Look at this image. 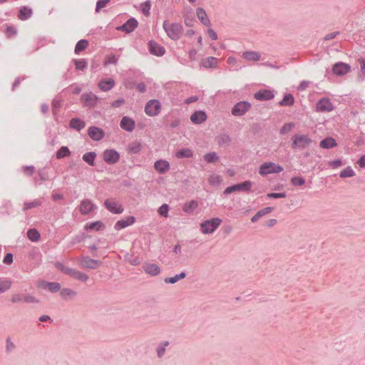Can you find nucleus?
Returning <instances> with one entry per match:
<instances>
[{
    "label": "nucleus",
    "mask_w": 365,
    "mask_h": 365,
    "mask_svg": "<svg viewBox=\"0 0 365 365\" xmlns=\"http://www.w3.org/2000/svg\"><path fill=\"white\" fill-rule=\"evenodd\" d=\"M55 266L58 270L76 280L86 282L88 279V276L86 274L74 269L66 267L60 262L56 263Z\"/></svg>",
    "instance_id": "f257e3e1"
},
{
    "label": "nucleus",
    "mask_w": 365,
    "mask_h": 365,
    "mask_svg": "<svg viewBox=\"0 0 365 365\" xmlns=\"http://www.w3.org/2000/svg\"><path fill=\"white\" fill-rule=\"evenodd\" d=\"M163 29L167 33L168 36L173 39L178 40L179 39L181 32H182V26L178 23L169 24L167 21L163 22Z\"/></svg>",
    "instance_id": "f03ea898"
},
{
    "label": "nucleus",
    "mask_w": 365,
    "mask_h": 365,
    "mask_svg": "<svg viewBox=\"0 0 365 365\" xmlns=\"http://www.w3.org/2000/svg\"><path fill=\"white\" fill-rule=\"evenodd\" d=\"M222 223V220L219 217H215L205 220L200 224V230L203 234H210L214 232Z\"/></svg>",
    "instance_id": "7ed1b4c3"
},
{
    "label": "nucleus",
    "mask_w": 365,
    "mask_h": 365,
    "mask_svg": "<svg viewBox=\"0 0 365 365\" xmlns=\"http://www.w3.org/2000/svg\"><path fill=\"white\" fill-rule=\"evenodd\" d=\"M283 170V168L274 163L266 162L262 164L259 169V173L261 175H267L268 174L279 173Z\"/></svg>",
    "instance_id": "20e7f679"
},
{
    "label": "nucleus",
    "mask_w": 365,
    "mask_h": 365,
    "mask_svg": "<svg viewBox=\"0 0 365 365\" xmlns=\"http://www.w3.org/2000/svg\"><path fill=\"white\" fill-rule=\"evenodd\" d=\"M294 148L304 149L312 143V140L304 135H295L292 138Z\"/></svg>",
    "instance_id": "39448f33"
},
{
    "label": "nucleus",
    "mask_w": 365,
    "mask_h": 365,
    "mask_svg": "<svg viewBox=\"0 0 365 365\" xmlns=\"http://www.w3.org/2000/svg\"><path fill=\"white\" fill-rule=\"evenodd\" d=\"M161 104L159 101L153 99L149 101L145 106V113L148 116H155L159 114Z\"/></svg>",
    "instance_id": "423d86ee"
},
{
    "label": "nucleus",
    "mask_w": 365,
    "mask_h": 365,
    "mask_svg": "<svg viewBox=\"0 0 365 365\" xmlns=\"http://www.w3.org/2000/svg\"><path fill=\"white\" fill-rule=\"evenodd\" d=\"M103 159L108 164L112 165L118 162L120 155L113 149H107L103 153Z\"/></svg>",
    "instance_id": "0eeeda50"
},
{
    "label": "nucleus",
    "mask_w": 365,
    "mask_h": 365,
    "mask_svg": "<svg viewBox=\"0 0 365 365\" xmlns=\"http://www.w3.org/2000/svg\"><path fill=\"white\" fill-rule=\"evenodd\" d=\"M78 264L83 269H94L98 268L101 264V262L98 260L85 257L78 260Z\"/></svg>",
    "instance_id": "6e6552de"
},
{
    "label": "nucleus",
    "mask_w": 365,
    "mask_h": 365,
    "mask_svg": "<svg viewBox=\"0 0 365 365\" xmlns=\"http://www.w3.org/2000/svg\"><path fill=\"white\" fill-rule=\"evenodd\" d=\"M252 187V182L250 181H245L230 187H227L224 192L225 194H230L233 192L237 191H248Z\"/></svg>",
    "instance_id": "1a4fd4ad"
},
{
    "label": "nucleus",
    "mask_w": 365,
    "mask_h": 365,
    "mask_svg": "<svg viewBox=\"0 0 365 365\" xmlns=\"http://www.w3.org/2000/svg\"><path fill=\"white\" fill-rule=\"evenodd\" d=\"M250 103L246 101L239 102L232 109V114L235 116L243 115L250 108Z\"/></svg>",
    "instance_id": "9d476101"
},
{
    "label": "nucleus",
    "mask_w": 365,
    "mask_h": 365,
    "mask_svg": "<svg viewBox=\"0 0 365 365\" xmlns=\"http://www.w3.org/2000/svg\"><path fill=\"white\" fill-rule=\"evenodd\" d=\"M154 169L158 174L163 175L170 170V164L166 160L160 159L154 163Z\"/></svg>",
    "instance_id": "9b49d317"
},
{
    "label": "nucleus",
    "mask_w": 365,
    "mask_h": 365,
    "mask_svg": "<svg viewBox=\"0 0 365 365\" xmlns=\"http://www.w3.org/2000/svg\"><path fill=\"white\" fill-rule=\"evenodd\" d=\"M351 70L349 65L340 62L333 66L332 71L336 76H344L349 73Z\"/></svg>",
    "instance_id": "f8f14e48"
},
{
    "label": "nucleus",
    "mask_w": 365,
    "mask_h": 365,
    "mask_svg": "<svg viewBox=\"0 0 365 365\" xmlns=\"http://www.w3.org/2000/svg\"><path fill=\"white\" fill-rule=\"evenodd\" d=\"M334 106L328 98L321 99L317 104L316 109L319 112H330Z\"/></svg>",
    "instance_id": "ddd939ff"
},
{
    "label": "nucleus",
    "mask_w": 365,
    "mask_h": 365,
    "mask_svg": "<svg viewBox=\"0 0 365 365\" xmlns=\"http://www.w3.org/2000/svg\"><path fill=\"white\" fill-rule=\"evenodd\" d=\"M104 204L106 208L113 213L120 214L123 211V207L115 200H106Z\"/></svg>",
    "instance_id": "4468645a"
},
{
    "label": "nucleus",
    "mask_w": 365,
    "mask_h": 365,
    "mask_svg": "<svg viewBox=\"0 0 365 365\" xmlns=\"http://www.w3.org/2000/svg\"><path fill=\"white\" fill-rule=\"evenodd\" d=\"M148 49L150 53L158 56H163L165 52L164 47L154 41H150L148 43Z\"/></svg>",
    "instance_id": "2eb2a0df"
},
{
    "label": "nucleus",
    "mask_w": 365,
    "mask_h": 365,
    "mask_svg": "<svg viewBox=\"0 0 365 365\" xmlns=\"http://www.w3.org/2000/svg\"><path fill=\"white\" fill-rule=\"evenodd\" d=\"M120 126L123 130L128 132H131L135 128V122L132 118L128 116H124L120 120Z\"/></svg>",
    "instance_id": "dca6fc26"
},
{
    "label": "nucleus",
    "mask_w": 365,
    "mask_h": 365,
    "mask_svg": "<svg viewBox=\"0 0 365 365\" xmlns=\"http://www.w3.org/2000/svg\"><path fill=\"white\" fill-rule=\"evenodd\" d=\"M135 222V218L133 216H128L124 219H122L120 220H118L115 224V229L116 230H120L121 229H123L128 226H130L133 225Z\"/></svg>",
    "instance_id": "f3484780"
},
{
    "label": "nucleus",
    "mask_w": 365,
    "mask_h": 365,
    "mask_svg": "<svg viewBox=\"0 0 365 365\" xmlns=\"http://www.w3.org/2000/svg\"><path fill=\"white\" fill-rule=\"evenodd\" d=\"M95 207L89 200H83L79 205V211L82 215H88L94 210Z\"/></svg>",
    "instance_id": "a211bd4d"
},
{
    "label": "nucleus",
    "mask_w": 365,
    "mask_h": 365,
    "mask_svg": "<svg viewBox=\"0 0 365 365\" xmlns=\"http://www.w3.org/2000/svg\"><path fill=\"white\" fill-rule=\"evenodd\" d=\"M143 269L145 273L151 276H156L160 274V268L154 263H146L143 265Z\"/></svg>",
    "instance_id": "6ab92c4d"
},
{
    "label": "nucleus",
    "mask_w": 365,
    "mask_h": 365,
    "mask_svg": "<svg viewBox=\"0 0 365 365\" xmlns=\"http://www.w3.org/2000/svg\"><path fill=\"white\" fill-rule=\"evenodd\" d=\"M207 119V115L205 112L202 110L195 111L190 116V120L194 124H200L205 122Z\"/></svg>",
    "instance_id": "aec40b11"
},
{
    "label": "nucleus",
    "mask_w": 365,
    "mask_h": 365,
    "mask_svg": "<svg viewBox=\"0 0 365 365\" xmlns=\"http://www.w3.org/2000/svg\"><path fill=\"white\" fill-rule=\"evenodd\" d=\"M89 137L94 140H100L103 138V131L97 127H91L88 129Z\"/></svg>",
    "instance_id": "412c9836"
},
{
    "label": "nucleus",
    "mask_w": 365,
    "mask_h": 365,
    "mask_svg": "<svg viewBox=\"0 0 365 365\" xmlns=\"http://www.w3.org/2000/svg\"><path fill=\"white\" fill-rule=\"evenodd\" d=\"M255 98L259 101H267L273 98L274 94L269 90H260L255 94Z\"/></svg>",
    "instance_id": "4be33fe9"
},
{
    "label": "nucleus",
    "mask_w": 365,
    "mask_h": 365,
    "mask_svg": "<svg viewBox=\"0 0 365 365\" xmlns=\"http://www.w3.org/2000/svg\"><path fill=\"white\" fill-rule=\"evenodd\" d=\"M97 99V97L91 93H84L81 96V101L88 106H94Z\"/></svg>",
    "instance_id": "5701e85b"
},
{
    "label": "nucleus",
    "mask_w": 365,
    "mask_h": 365,
    "mask_svg": "<svg viewBox=\"0 0 365 365\" xmlns=\"http://www.w3.org/2000/svg\"><path fill=\"white\" fill-rule=\"evenodd\" d=\"M196 15L203 25L209 26L210 24L207 13L202 8L199 7L196 9Z\"/></svg>",
    "instance_id": "b1692460"
},
{
    "label": "nucleus",
    "mask_w": 365,
    "mask_h": 365,
    "mask_svg": "<svg viewBox=\"0 0 365 365\" xmlns=\"http://www.w3.org/2000/svg\"><path fill=\"white\" fill-rule=\"evenodd\" d=\"M138 26V21L135 19H130L122 26L118 28L125 31L127 33L133 31Z\"/></svg>",
    "instance_id": "393cba45"
},
{
    "label": "nucleus",
    "mask_w": 365,
    "mask_h": 365,
    "mask_svg": "<svg viewBox=\"0 0 365 365\" xmlns=\"http://www.w3.org/2000/svg\"><path fill=\"white\" fill-rule=\"evenodd\" d=\"M115 85V81L113 79L101 80L98 83L99 88L103 91H108L110 90Z\"/></svg>",
    "instance_id": "a878e982"
},
{
    "label": "nucleus",
    "mask_w": 365,
    "mask_h": 365,
    "mask_svg": "<svg viewBox=\"0 0 365 365\" xmlns=\"http://www.w3.org/2000/svg\"><path fill=\"white\" fill-rule=\"evenodd\" d=\"M193 155V152L190 148H183L176 152L175 156L177 158H190Z\"/></svg>",
    "instance_id": "bb28decb"
},
{
    "label": "nucleus",
    "mask_w": 365,
    "mask_h": 365,
    "mask_svg": "<svg viewBox=\"0 0 365 365\" xmlns=\"http://www.w3.org/2000/svg\"><path fill=\"white\" fill-rule=\"evenodd\" d=\"M32 14V10L26 6L22 7L18 14V18L22 21L28 19Z\"/></svg>",
    "instance_id": "cd10ccee"
},
{
    "label": "nucleus",
    "mask_w": 365,
    "mask_h": 365,
    "mask_svg": "<svg viewBox=\"0 0 365 365\" xmlns=\"http://www.w3.org/2000/svg\"><path fill=\"white\" fill-rule=\"evenodd\" d=\"M70 126L79 131L85 128L86 123L79 118H72L70 121Z\"/></svg>",
    "instance_id": "c85d7f7f"
},
{
    "label": "nucleus",
    "mask_w": 365,
    "mask_h": 365,
    "mask_svg": "<svg viewBox=\"0 0 365 365\" xmlns=\"http://www.w3.org/2000/svg\"><path fill=\"white\" fill-rule=\"evenodd\" d=\"M104 228L103 224L100 221H96L94 222L86 223L85 225V230H96L98 231L103 230Z\"/></svg>",
    "instance_id": "c756f323"
},
{
    "label": "nucleus",
    "mask_w": 365,
    "mask_h": 365,
    "mask_svg": "<svg viewBox=\"0 0 365 365\" xmlns=\"http://www.w3.org/2000/svg\"><path fill=\"white\" fill-rule=\"evenodd\" d=\"M320 146L325 149L332 148L336 146V143L334 138H327L320 142Z\"/></svg>",
    "instance_id": "7c9ffc66"
},
{
    "label": "nucleus",
    "mask_w": 365,
    "mask_h": 365,
    "mask_svg": "<svg viewBox=\"0 0 365 365\" xmlns=\"http://www.w3.org/2000/svg\"><path fill=\"white\" fill-rule=\"evenodd\" d=\"M207 180L211 185L217 186L221 183L222 178L217 173H212L209 175Z\"/></svg>",
    "instance_id": "2f4dec72"
},
{
    "label": "nucleus",
    "mask_w": 365,
    "mask_h": 365,
    "mask_svg": "<svg viewBox=\"0 0 365 365\" xmlns=\"http://www.w3.org/2000/svg\"><path fill=\"white\" fill-rule=\"evenodd\" d=\"M242 56L247 61H257L260 59V54L255 51H246Z\"/></svg>",
    "instance_id": "473e14b6"
},
{
    "label": "nucleus",
    "mask_w": 365,
    "mask_h": 365,
    "mask_svg": "<svg viewBox=\"0 0 365 365\" xmlns=\"http://www.w3.org/2000/svg\"><path fill=\"white\" fill-rule=\"evenodd\" d=\"M42 287L47 289L52 292H56L60 290L61 285L57 282H43L42 284Z\"/></svg>",
    "instance_id": "72a5a7b5"
},
{
    "label": "nucleus",
    "mask_w": 365,
    "mask_h": 365,
    "mask_svg": "<svg viewBox=\"0 0 365 365\" xmlns=\"http://www.w3.org/2000/svg\"><path fill=\"white\" fill-rule=\"evenodd\" d=\"M202 66L205 68H212L217 65V59L214 57H208L202 61Z\"/></svg>",
    "instance_id": "f704fd0d"
},
{
    "label": "nucleus",
    "mask_w": 365,
    "mask_h": 365,
    "mask_svg": "<svg viewBox=\"0 0 365 365\" xmlns=\"http://www.w3.org/2000/svg\"><path fill=\"white\" fill-rule=\"evenodd\" d=\"M96 154L94 152L86 153L83 155V160L88 163L90 165H94V160Z\"/></svg>",
    "instance_id": "c9c22d12"
},
{
    "label": "nucleus",
    "mask_w": 365,
    "mask_h": 365,
    "mask_svg": "<svg viewBox=\"0 0 365 365\" xmlns=\"http://www.w3.org/2000/svg\"><path fill=\"white\" fill-rule=\"evenodd\" d=\"M71 155V152L68 147L63 146L61 147L56 153V158L61 159L63 158L69 156Z\"/></svg>",
    "instance_id": "e433bc0d"
},
{
    "label": "nucleus",
    "mask_w": 365,
    "mask_h": 365,
    "mask_svg": "<svg viewBox=\"0 0 365 365\" xmlns=\"http://www.w3.org/2000/svg\"><path fill=\"white\" fill-rule=\"evenodd\" d=\"M88 44L89 43L87 40L83 39L79 41L76 45L75 53H78L81 51L85 50L88 47Z\"/></svg>",
    "instance_id": "4c0bfd02"
},
{
    "label": "nucleus",
    "mask_w": 365,
    "mask_h": 365,
    "mask_svg": "<svg viewBox=\"0 0 365 365\" xmlns=\"http://www.w3.org/2000/svg\"><path fill=\"white\" fill-rule=\"evenodd\" d=\"M11 281L6 279L0 278V293L8 290L11 286Z\"/></svg>",
    "instance_id": "58836bf2"
},
{
    "label": "nucleus",
    "mask_w": 365,
    "mask_h": 365,
    "mask_svg": "<svg viewBox=\"0 0 365 365\" xmlns=\"http://www.w3.org/2000/svg\"><path fill=\"white\" fill-rule=\"evenodd\" d=\"M355 175V172L350 167L348 166L340 172L339 176L342 178H350Z\"/></svg>",
    "instance_id": "ea45409f"
},
{
    "label": "nucleus",
    "mask_w": 365,
    "mask_h": 365,
    "mask_svg": "<svg viewBox=\"0 0 365 365\" xmlns=\"http://www.w3.org/2000/svg\"><path fill=\"white\" fill-rule=\"evenodd\" d=\"M185 277V273L181 272L180 274H176L174 277L165 278L164 279V282L165 283L174 284V283L177 282L178 280L184 279Z\"/></svg>",
    "instance_id": "a19ab883"
},
{
    "label": "nucleus",
    "mask_w": 365,
    "mask_h": 365,
    "mask_svg": "<svg viewBox=\"0 0 365 365\" xmlns=\"http://www.w3.org/2000/svg\"><path fill=\"white\" fill-rule=\"evenodd\" d=\"M204 160L207 163H215L218 160V156L217 155L216 153L212 152L205 154L204 155Z\"/></svg>",
    "instance_id": "79ce46f5"
},
{
    "label": "nucleus",
    "mask_w": 365,
    "mask_h": 365,
    "mask_svg": "<svg viewBox=\"0 0 365 365\" xmlns=\"http://www.w3.org/2000/svg\"><path fill=\"white\" fill-rule=\"evenodd\" d=\"M142 148V145L139 142H133L129 146V150L132 153H138Z\"/></svg>",
    "instance_id": "37998d69"
},
{
    "label": "nucleus",
    "mask_w": 365,
    "mask_h": 365,
    "mask_svg": "<svg viewBox=\"0 0 365 365\" xmlns=\"http://www.w3.org/2000/svg\"><path fill=\"white\" fill-rule=\"evenodd\" d=\"M197 206H198L197 202L196 201L192 200V201L184 205L183 210L185 212L192 211L195 209H196L197 207Z\"/></svg>",
    "instance_id": "c03bdc74"
},
{
    "label": "nucleus",
    "mask_w": 365,
    "mask_h": 365,
    "mask_svg": "<svg viewBox=\"0 0 365 365\" xmlns=\"http://www.w3.org/2000/svg\"><path fill=\"white\" fill-rule=\"evenodd\" d=\"M294 103V97L291 94L286 95L280 102L281 106H290Z\"/></svg>",
    "instance_id": "a18cd8bd"
},
{
    "label": "nucleus",
    "mask_w": 365,
    "mask_h": 365,
    "mask_svg": "<svg viewBox=\"0 0 365 365\" xmlns=\"http://www.w3.org/2000/svg\"><path fill=\"white\" fill-rule=\"evenodd\" d=\"M27 236L31 241H37L40 237V234L36 230H30L27 232Z\"/></svg>",
    "instance_id": "49530a36"
},
{
    "label": "nucleus",
    "mask_w": 365,
    "mask_h": 365,
    "mask_svg": "<svg viewBox=\"0 0 365 365\" xmlns=\"http://www.w3.org/2000/svg\"><path fill=\"white\" fill-rule=\"evenodd\" d=\"M169 206L167 204L162 205L158 210V212L160 215L165 217H168Z\"/></svg>",
    "instance_id": "de8ad7c7"
},
{
    "label": "nucleus",
    "mask_w": 365,
    "mask_h": 365,
    "mask_svg": "<svg viewBox=\"0 0 365 365\" xmlns=\"http://www.w3.org/2000/svg\"><path fill=\"white\" fill-rule=\"evenodd\" d=\"M294 123H285L281 128L280 133L282 134L288 133L294 128Z\"/></svg>",
    "instance_id": "09e8293b"
},
{
    "label": "nucleus",
    "mask_w": 365,
    "mask_h": 365,
    "mask_svg": "<svg viewBox=\"0 0 365 365\" xmlns=\"http://www.w3.org/2000/svg\"><path fill=\"white\" fill-rule=\"evenodd\" d=\"M117 58L115 56L110 54L106 56L105 61H104V66H107L109 64H115L117 63Z\"/></svg>",
    "instance_id": "8fccbe9b"
},
{
    "label": "nucleus",
    "mask_w": 365,
    "mask_h": 365,
    "mask_svg": "<svg viewBox=\"0 0 365 365\" xmlns=\"http://www.w3.org/2000/svg\"><path fill=\"white\" fill-rule=\"evenodd\" d=\"M140 7H141V11L146 16H148L150 14V3L149 1H146V2H144L141 5H140Z\"/></svg>",
    "instance_id": "3c124183"
},
{
    "label": "nucleus",
    "mask_w": 365,
    "mask_h": 365,
    "mask_svg": "<svg viewBox=\"0 0 365 365\" xmlns=\"http://www.w3.org/2000/svg\"><path fill=\"white\" fill-rule=\"evenodd\" d=\"M41 205V202L38 200H34L29 202H26L24 205V210H26L29 209H31L33 207H38Z\"/></svg>",
    "instance_id": "603ef678"
},
{
    "label": "nucleus",
    "mask_w": 365,
    "mask_h": 365,
    "mask_svg": "<svg viewBox=\"0 0 365 365\" xmlns=\"http://www.w3.org/2000/svg\"><path fill=\"white\" fill-rule=\"evenodd\" d=\"M291 182L294 185H303L305 183L304 179L302 177H294Z\"/></svg>",
    "instance_id": "864d4df0"
},
{
    "label": "nucleus",
    "mask_w": 365,
    "mask_h": 365,
    "mask_svg": "<svg viewBox=\"0 0 365 365\" xmlns=\"http://www.w3.org/2000/svg\"><path fill=\"white\" fill-rule=\"evenodd\" d=\"M110 0H100L96 4V12H98L100 9L104 8L106 6V5L108 4Z\"/></svg>",
    "instance_id": "5fc2aeb1"
},
{
    "label": "nucleus",
    "mask_w": 365,
    "mask_h": 365,
    "mask_svg": "<svg viewBox=\"0 0 365 365\" xmlns=\"http://www.w3.org/2000/svg\"><path fill=\"white\" fill-rule=\"evenodd\" d=\"M16 34V29L12 26H7L6 29V34L8 37H11Z\"/></svg>",
    "instance_id": "6e6d98bb"
},
{
    "label": "nucleus",
    "mask_w": 365,
    "mask_h": 365,
    "mask_svg": "<svg viewBox=\"0 0 365 365\" xmlns=\"http://www.w3.org/2000/svg\"><path fill=\"white\" fill-rule=\"evenodd\" d=\"M76 68L78 70H83L86 66V61L85 60H78L75 61Z\"/></svg>",
    "instance_id": "4d7b16f0"
},
{
    "label": "nucleus",
    "mask_w": 365,
    "mask_h": 365,
    "mask_svg": "<svg viewBox=\"0 0 365 365\" xmlns=\"http://www.w3.org/2000/svg\"><path fill=\"white\" fill-rule=\"evenodd\" d=\"M267 197L269 198H284L286 197V194L284 192H280V193H269L267 194Z\"/></svg>",
    "instance_id": "13d9d810"
},
{
    "label": "nucleus",
    "mask_w": 365,
    "mask_h": 365,
    "mask_svg": "<svg viewBox=\"0 0 365 365\" xmlns=\"http://www.w3.org/2000/svg\"><path fill=\"white\" fill-rule=\"evenodd\" d=\"M75 294H76L75 292H73V290H71L70 289H63L61 292V295L63 297H66L67 296H73Z\"/></svg>",
    "instance_id": "bf43d9fd"
},
{
    "label": "nucleus",
    "mask_w": 365,
    "mask_h": 365,
    "mask_svg": "<svg viewBox=\"0 0 365 365\" xmlns=\"http://www.w3.org/2000/svg\"><path fill=\"white\" fill-rule=\"evenodd\" d=\"M273 210V208L271 207H267L257 212L258 214H259L260 217L262 216L270 213Z\"/></svg>",
    "instance_id": "052dcab7"
},
{
    "label": "nucleus",
    "mask_w": 365,
    "mask_h": 365,
    "mask_svg": "<svg viewBox=\"0 0 365 365\" xmlns=\"http://www.w3.org/2000/svg\"><path fill=\"white\" fill-rule=\"evenodd\" d=\"M341 164L342 163L340 160H336L329 162V165L334 169L339 168V166L341 165Z\"/></svg>",
    "instance_id": "680f3d73"
},
{
    "label": "nucleus",
    "mask_w": 365,
    "mask_h": 365,
    "mask_svg": "<svg viewBox=\"0 0 365 365\" xmlns=\"http://www.w3.org/2000/svg\"><path fill=\"white\" fill-rule=\"evenodd\" d=\"M207 35L212 40H217V33L214 30H212L211 29H207Z\"/></svg>",
    "instance_id": "e2e57ef3"
},
{
    "label": "nucleus",
    "mask_w": 365,
    "mask_h": 365,
    "mask_svg": "<svg viewBox=\"0 0 365 365\" xmlns=\"http://www.w3.org/2000/svg\"><path fill=\"white\" fill-rule=\"evenodd\" d=\"M24 302L26 303H32V302H36L37 301L35 299V298L32 296L29 295H24Z\"/></svg>",
    "instance_id": "0e129e2a"
},
{
    "label": "nucleus",
    "mask_w": 365,
    "mask_h": 365,
    "mask_svg": "<svg viewBox=\"0 0 365 365\" xmlns=\"http://www.w3.org/2000/svg\"><path fill=\"white\" fill-rule=\"evenodd\" d=\"M12 262H13V255L10 253L7 254L4 259V262L5 264H9L12 263Z\"/></svg>",
    "instance_id": "69168bd1"
},
{
    "label": "nucleus",
    "mask_w": 365,
    "mask_h": 365,
    "mask_svg": "<svg viewBox=\"0 0 365 365\" xmlns=\"http://www.w3.org/2000/svg\"><path fill=\"white\" fill-rule=\"evenodd\" d=\"M125 101L123 98L118 99L113 102L112 107L113 108H118L120 107L121 105L124 103Z\"/></svg>",
    "instance_id": "338daca9"
},
{
    "label": "nucleus",
    "mask_w": 365,
    "mask_h": 365,
    "mask_svg": "<svg viewBox=\"0 0 365 365\" xmlns=\"http://www.w3.org/2000/svg\"><path fill=\"white\" fill-rule=\"evenodd\" d=\"M357 164L361 168H365V155H362L357 161Z\"/></svg>",
    "instance_id": "774afa93"
}]
</instances>
